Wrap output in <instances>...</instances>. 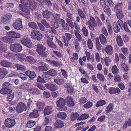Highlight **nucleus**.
<instances>
[{"mask_svg": "<svg viewBox=\"0 0 131 131\" xmlns=\"http://www.w3.org/2000/svg\"><path fill=\"white\" fill-rule=\"evenodd\" d=\"M47 61L51 66L54 67H57L59 66L58 62L55 60H47Z\"/></svg>", "mask_w": 131, "mask_h": 131, "instance_id": "cd10ccee", "label": "nucleus"}, {"mask_svg": "<svg viewBox=\"0 0 131 131\" xmlns=\"http://www.w3.org/2000/svg\"><path fill=\"white\" fill-rule=\"evenodd\" d=\"M113 29L114 31L116 33H118L120 31V28L117 24H115L114 25Z\"/></svg>", "mask_w": 131, "mask_h": 131, "instance_id": "774afa93", "label": "nucleus"}, {"mask_svg": "<svg viewBox=\"0 0 131 131\" xmlns=\"http://www.w3.org/2000/svg\"><path fill=\"white\" fill-rule=\"evenodd\" d=\"M54 82L59 85H62L64 84L65 82L64 79H59L58 77L54 78Z\"/></svg>", "mask_w": 131, "mask_h": 131, "instance_id": "7c9ffc66", "label": "nucleus"}, {"mask_svg": "<svg viewBox=\"0 0 131 131\" xmlns=\"http://www.w3.org/2000/svg\"><path fill=\"white\" fill-rule=\"evenodd\" d=\"M7 35L9 37L14 38H19L20 37L21 35L19 33L13 31L7 32Z\"/></svg>", "mask_w": 131, "mask_h": 131, "instance_id": "ddd939ff", "label": "nucleus"}, {"mask_svg": "<svg viewBox=\"0 0 131 131\" xmlns=\"http://www.w3.org/2000/svg\"><path fill=\"white\" fill-rule=\"evenodd\" d=\"M105 51L108 55H112L113 53L112 47L110 45H107L105 48Z\"/></svg>", "mask_w": 131, "mask_h": 131, "instance_id": "393cba45", "label": "nucleus"}, {"mask_svg": "<svg viewBox=\"0 0 131 131\" xmlns=\"http://www.w3.org/2000/svg\"><path fill=\"white\" fill-rule=\"evenodd\" d=\"M27 110V107L24 103L20 102L16 107V110L18 113H20L24 111H25Z\"/></svg>", "mask_w": 131, "mask_h": 131, "instance_id": "9d476101", "label": "nucleus"}, {"mask_svg": "<svg viewBox=\"0 0 131 131\" xmlns=\"http://www.w3.org/2000/svg\"><path fill=\"white\" fill-rule=\"evenodd\" d=\"M10 50L12 51L16 52H19L22 50V47L21 45L19 43H15L10 45Z\"/></svg>", "mask_w": 131, "mask_h": 131, "instance_id": "423d86ee", "label": "nucleus"}, {"mask_svg": "<svg viewBox=\"0 0 131 131\" xmlns=\"http://www.w3.org/2000/svg\"><path fill=\"white\" fill-rule=\"evenodd\" d=\"M46 88L51 91H54L57 89V86L55 84L47 83L45 84Z\"/></svg>", "mask_w": 131, "mask_h": 131, "instance_id": "dca6fc26", "label": "nucleus"}, {"mask_svg": "<svg viewBox=\"0 0 131 131\" xmlns=\"http://www.w3.org/2000/svg\"><path fill=\"white\" fill-rule=\"evenodd\" d=\"M27 61L30 64H33L36 62V60L32 57L28 56L27 58Z\"/></svg>", "mask_w": 131, "mask_h": 131, "instance_id": "ea45409f", "label": "nucleus"}, {"mask_svg": "<svg viewBox=\"0 0 131 131\" xmlns=\"http://www.w3.org/2000/svg\"><path fill=\"white\" fill-rule=\"evenodd\" d=\"M15 66L16 68L18 70L24 71L25 70L26 67L24 66L19 64H15Z\"/></svg>", "mask_w": 131, "mask_h": 131, "instance_id": "49530a36", "label": "nucleus"}, {"mask_svg": "<svg viewBox=\"0 0 131 131\" xmlns=\"http://www.w3.org/2000/svg\"><path fill=\"white\" fill-rule=\"evenodd\" d=\"M8 73L7 70L5 68H0V78L2 79L4 78Z\"/></svg>", "mask_w": 131, "mask_h": 131, "instance_id": "4be33fe9", "label": "nucleus"}, {"mask_svg": "<svg viewBox=\"0 0 131 131\" xmlns=\"http://www.w3.org/2000/svg\"><path fill=\"white\" fill-rule=\"evenodd\" d=\"M116 40L118 46L122 47L124 45V43L122 39L120 36H117L116 37Z\"/></svg>", "mask_w": 131, "mask_h": 131, "instance_id": "bb28decb", "label": "nucleus"}, {"mask_svg": "<svg viewBox=\"0 0 131 131\" xmlns=\"http://www.w3.org/2000/svg\"><path fill=\"white\" fill-rule=\"evenodd\" d=\"M47 74L51 76H54L56 75L57 73L56 71L54 69H51L46 72Z\"/></svg>", "mask_w": 131, "mask_h": 131, "instance_id": "72a5a7b5", "label": "nucleus"}, {"mask_svg": "<svg viewBox=\"0 0 131 131\" xmlns=\"http://www.w3.org/2000/svg\"><path fill=\"white\" fill-rule=\"evenodd\" d=\"M36 122L35 121L29 120L27 121L25 127L29 128H31L35 125Z\"/></svg>", "mask_w": 131, "mask_h": 131, "instance_id": "c756f323", "label": "nucleus"}, {"mask_svg": "<svg viewBox=\"0 0 131 131\" xmlns=\"http://www.w3.org/2000/svg\"><path fill=\"white\" fill-rule=\"evenodd\" d=\"M112 72L114 74H116L118 72L119 70L117 67L115 66H113L112 68Z\"/></svg>", "mask_w": 131, "mask_h": 131, "instance_id": "e2e57ef3", "label": "nucleus"}, {"mask_svg": "<svg viewBox=\"0 0 131 131\" xmlns=\"http://www.w3.org/2000/svg\"><path fill=\"white\" fill-rule=\"evenodd\" d=\"M21 3L22 4H19L18 7L19 9L25 12L26 15H29L30 13V10L28 9V5L31 0H20Z\"/></svg>", "mask_w": 131, "mask_h": 131, "instance_id": "f257e3e1", "label": "nucleus"}, {"mask_svg": "<svg viewBox=\"0 0 131 131\" xmlns=\"http://www.w3.org/2000/svg\"><path fill=\"white\" fill-rule=\"evenodd\" d=\"M49 40H47V43L48 46L52 48L56 49L57 47L56 46L55 44Z\"/></svg>", "mask_w": 131, "mask_h": 131, "instance_id": "8fccbe9b", "label": "nucleus"}, {"mask_svg": "<svg viewBox=\"0 0 131 131\" xmlns=\"http://www.w3.org/2000/svg\"><path fill=\"white\" fill-rule=\"evenodd\" d=\"M64 87L67 89V92L70 94H72L74 91V88L71 85H69L68 83L64 85Z\"/></svg>", "mask_w": 131, "mask_h": 131, "instance_id": "412c9836", "label": "nucleus"}, {"mask_svg": "<svg viewBox=\"0 0 131 131\" xmlns=\"http://www.w3.org/2000/svg\"><path fill=\"white\" fill-rule=\"evenodd\" d=\"M52 13L48 10L46 9L43 12L42 16L43 17L47 19H50Z\"/></svg>", "mask_w": 131, "mask_h": 131, "instance_id": "a211bd4d", "label": "nucleus"}, {"mask_svg": "<svg viewBox=\"0 0 131 131\" xmlns=\"http://www.w3.org/2000/svg\"><path fill=\"white\" fill-rule=\"evenodd\" d=\"M2 40L4 42L10 43L12 42L11 39L9 38L4 37L2 38Z\"/></svg>", "mask_w": 131, "mask_h": 131, "instance_id": "4d7b16f0", "label": "nucleus"}, {"mask_svg": "<svg viewBox=\"0 0 131 131\" xmlns=\"http://www.w3.org/2000/svg\"><path fill=\"white\" fill-rule=\"evenodd\" d=\"M53 111L52 107L50 106L45 107L43 110L44 116L45 118V121L44 124L47 125L49 123L50 119V115L51 114Z\"/></svg>", "mask_w": 131, "mask_h": 131, "instance_id": "7ed1b4c3", "label": "nucleus"}, {"mask_svg": "<svg viewBox=\"0 0 131 131\" xmlns=\"http://www.w3.org/2000/svg\"><path fill=\"white\" fill-rule=\"evenodd\" d=\"M28 5H29L30 8L31 10L35 9L37 7L36 3L32 0Z\"/></svg>", "mask_w": 131, "mask_h": 131, "instance_id": "79ce46f5", "label": "nucleus"}, {"mask_svg": "<svg viewBox=\"0 0 131 131\" xmlns=\"http://www.w3.org/2000/svg\"><path fill=\"white\" fill-rule=\"evenodd\" d=\"M37 24L39 27L40 30L42 31L45 32L46 31L47 29L41 23H37Z\"/></svg>", "mask_w": 131, "mask_h": 131, "instance_id": "0e129e2a", "label": "nucleus"}, {"mask_svg": "<svg viewBox=\"0 0 131 131\" xmlns=\"http://www.w3.org/2000/svg\"><path fill=\"white\" fill-rule=\"evenodd\" d=\"M31 37L34 39L40 40L42 38V35L40 32L38 31L32 30L31 33Z\"/></svg>", "mask_w": 131, "mask_h": 131, "instance_id": "39448f33", "label": "nucleus"}, {"mask_svg": "<svg viewBox=\"0 0 131 131\" xmlns=\"http://www.w3.org/2000/svg\"><path fill=\"white\" fill-rule=\"evenodd\" d=\"M72 37L71 34L67 33H65L64 35H62V38L63 39L64 42L65 46H68L69 41L72 38Z\"/></svg>", "mask_w": 131, "mask_h": 131, "instance_id": "6e6552de", "label": "nucleus"}, {"mask_svg": "<svg viewBox=\"0 0 131 131\" xmlns=\"http://www.w3.org/2000/svg\"><path fill=\"white\" fill-rule=\"evenodd\" d=\"M21 41L22 44L28 48H30L32 46L31 41L28 39H23Z\"/></svg>", "mask_w": 131, "mask_h": 131, "instance_id": "6ab92c4d", "label": "nucleus"}, {"mask_svg": "<svg viewBox=\"0 0 131 131\" xmlns=\"http://www.w3.org/2000/svg\"><path fill=\"white\" fill-rule=\"evenodd\" d=\"M2 88L0 90V93L3 94H9L12 92L11 84L9 82L4 83L2 85Z\"/></svg>", "mask_w": 131, "mask_h": 131, "instance_id": "f03ea898", "label": "nucleus"}, {"mask_svg": "<svg viewBox=\"0 0 131 131\" xmlns=\"http://www.w3.org/2000/svg\"><path fill=\"white\" fill-rule=\"evenodd\" d=\"M12 17V16L11 14H7L2 17L1 21L5 24L8 23Z\"/></svg>", "mask_w": 131, "mask_h": 131, "instance_id": "9b49d317", "label": "nucleus"}, {"mask_svg": "<svg viewBox=\"0 0 131 131\" xmlns=\"http://www.w3.org/2000/svg\"><path fill=\"white\" fill-rule=\"evenodd\" d=\"M45 36L48 39V40L52 41L53 39V34L50 30L46 31L45 33Z\"/></svg>", "mask_w": 131, "mask_h": 131, "instance_id": "aec40b11", "label": "nucleus"}, {"mask_svg": "<svg viewBox=\"0 0 131 131\" xmlns=\"http://www.w3.org/2000/svg\"><path fill=\"white\" fill-rule=\"evenodd\" d=\"M7 49V46L0 41V52L2 53L6 51Z\"/></svg>", "mask_w": 131, "mask_h": 131, "instance_id": "c85d7f7f", "label": "nucleus"}, {"mask_svg": "<svg viewBox=\"0 0 131 131\" xmlns=\"http://www.w3.org/2000/svg\"><path fill=\"white\" fill-rule=\"evenodd\" d=\"M121 50L125 56H127L128 55L129 52L127 48L122 47L121 48Z\"/></svg>", "mask_w": 131, "mask_h": 131, "instance_id": "052dcab7", "label": "nucleus"}, {"mask_svg": "<svg viewBox=\"0 0 131 131\" xmlns=\"http://www.w3.org/2000/svg\"><path fill=\"white\" fill-rule=\"evenodd\" d=\"M25 73L29 78L30 80H33L36 77V74L34 71H31L29 70L26 71Z\"/></svg>", "mask_w": 131, "mask_h": 131, "instance_id": "4468645a", "label": "nucleus"}, {"mask_svg": "<svg viewBox=\"0 0 131 131\" xmlns=\"http://www.w3.org/2000/svg\"><path fill=\"white\" fill-rule=\"evenodd\" d=\"M116 15L117 18L119 19H121L123 18L124 15L122 13V9L117 10Z\"/></svg>", "mask_w": 131, "mask_h": 131, "instance_id": "473e14b6", "label": "nucleus"}, {"mask_svg": "<svg viewBox=\"0 0 131 131\" xmlns=\"http://www.w3.org/2000/svg\"><path fill=\"white\" fill-rule=\"evenodd\" d=\"M79 116L78 113L75 112L72 114L70 117V119L72 121H73Z\"/></svg>", "mask_w": 131, "mask_h": 131, "instance_id": "603ef678", "label": "nucleus"}, {"mask_svg": "<svg viewBox=\"0 0 131 131\" xmlns=\"http://www.w3.org/2000/svg\"><path fill=\"white\" fill-rule=\"evenodd\" d=\"M129 25L127 23V22L124 23L123 28H124L125 30L127 32H129L130 31V27Z\"/></svg>", "mask_w": 131, "mask_h": 131, "instance_id": "13d9d810", "label": "nucleus"}, {"mask_svg": "<svg viewBox=\"0 0 131 131\" xmlns=\"http://www.w3.org/2000/svg\"><path fill=\"white\" fill-rule=\"evenodd\" d=\"M51 25L52 26V27L54 29H56L59 27V25L58 23L53 21L51 22Z\"/></svg>", "mask_w": 131, "mask_h": 131, "instance_id": "69168bd1", "label": "nucleus"}, {"mask_svg": "<svg viewBox=\"0 0 131 131\" xmlns=\"http://www.w3.org/2000/svg\"><path fill=\"white\" fill-rule=\"evenodd\" d=\"M38 113L37 111L36 110H35L30 114L29 117L31 118L33 117H37L38 116Z\"/></svg>", "mask_w": 131, "mask_h": 131, "instance_id": "a18cd8bd", "label": "nucleus"}, {"mask_svg": "<svg viewBox=\"0 0 131 131\" xmlns=\"http://www.w3.org/2000/svg\"><path fill=\"white\" fill-rule=\"evenodd\" d=\"M21 20V19L19 18L15 20L13 24V26L15 29L19 30L23 28Z\"/></svg>", "mask_w": 131, "mask_h": 131, "instance_id": "0eeeda50", "label": "nucleus"}, {"mask_svg": "<svg viewBox=\"0 0 131 131\" xmlns=\"http://www.w3.org/2000/svg\"><path fill=\"white\" fill-rule=\"evenodd\" d=\"M57 104L58 107H62L65 105V101L64 99L60 98L57 102Z\"/></svg>", "mask_w": 131, "mask_h": 131, "instance_id": "a878e982", "label": "nucleus"}, {"mask_svg": "<svg viewBox=\"0 0 131 131\" xmlns=\"http://www.w3.org/2000/svg\"><path fill=\"white\" fill-rule=\"evenodd\" d=\"M74 34L77 39L79 41H81L82 40V38L81 35L79 34L77 30L75 31Z\"/></svg>", "mask_w": 131, "mask_h": 131, "instance_id": "338daca9", "label": "nucleus"}, {"mask_svg": "<svg viewBox=\"0 0 131 131\" xmlns=\"http://www.w3.org/2000/svg\"><path fill=\"white\" fill-rule=\"evenodd\" d=\"M113 105L112 103L110 104L106 107L105 110L106 113H108L111 112L113 109Z\"/></svg>", "mask_w": 131, "mask_h": 131, "instance_id": "a19ab883", "label": "nucleus"}, {"mask_svg": "<svg viewBox=\"0 0 131 131\" xmlns=\"http://www.w3.org/2000/svg\"><path fill=\"white\" fill-rule=\"evenodd\" d=\"M54 125L56 128H61L64 126L63 122L60 120H57L55 122Z\"/></svg>", "mask_w": 131, "mask_h": 131, "instance_id": "5701e85b", "label": "nucleus"}, {"mask_svg": "<svg viewBox=\"0 0 131 131\" xmlns=\"http://www.w3.org/2000/svg\"><path fill=\"white\" fill-rule=\"evenodd\" d=\"M104 12L108 16L111 15V10L109 6L107 5L103 8Z\"/></svg>", "mask_w": 131, "mask_h": 131, "instance_id": "de8ad7c7", "label": "nucleus"}, {"mask_svg": "<svg viewBox=\"0 0 131 131\" xmlns=\"http://www.w3.org/2000/svg\"><path fill=\"white\" fill-rule=\"evenodd\" d=\"M99 38L102 44L105 45L107 43L106 38L103 34L100 35L99 36Z\"/></svg>", "mask_w": 131, "mask_h": 131, "instance_id": "f704fd0d", "label": "nucleus"}, {"mask_svg": "<svg viewBox=\"0 0 131 131\" xmlns=\"http://www.w3.org/2000/svg\"><path fill=\"white\" fill-rule=\"evenodd\" d=\"M28 25L35 30H37L38 28V27L36 24L34 22H30L28 24Z\"/></svg>", "mask_w": 131, "mask_h": 131, "instance_id": "c03bdc74", "label": "nucleus"}, {"mask_svg": "<svg viewBox=\"0 0 131 131\" xmlns=\"http://www.w3.org/2000/svg\"><path fill=\"white\" fill-rule=\"evenodd\" d=\"M106 102L104 100H101L100 101H98L95 105L96 107H98L100 106H102L105 105Z\"/></svg>", "mask_w": 131, "mask_h": 131, "instance_id": "37998d69", "label": "nucleus"}, {"mask_svg": "<svg viewBox=\"0 0 131 131\" xmlns=\"http://www.w3.org/2000/svg\"><path fill=\"white\" fill-rule=\"evenodd\" d=\"M65 101L67 103L68 106L69 107H72L75 105L73 99L71 96H67L65 99Z\"/></svg>", "mask_w": 131, "mask_h": 131, "instance_id": "f3484780", "label": "nucleus"}, {"mask_svg": "<svg viewBox=\"0 0 131 131\" xmlns=\"http://www.w3.org/2000/svg\"><path fill=\"white\" fill-rule=\"evenodd\" d=\"M89 117V115L86 113L83 114L79 117L77 119L78 120H83L88 118Z\"/></svg>", "mask_w": 131, "mask_h": 131, "instance_id": "4c0bfd02", "label": "nucleus"}, {"mask_svg": "<svg viewBox=\"0 0 131 131\" xmlns=\"http://www.w3.org/2000/svg\"><path fill=\"white\" fill-rule=\"evenodd\" d=\"M0 63L1 66L4 67L10 68L13 66L12 63L6 60H2Z\"/></svg>", "mask_w": 131, "mask_h": 131, "instance_id": "2eb2a0df", "label": "nucleus"}, {"mask_svg": "<svg viewBox=\"0 0 131 131\" xmlns=\"http://www.w3.org/2000/svg\"><path fill=\"white\" fill-rule=\"evenodd\" d=\"M100 7L101 8H104L107 5H106V2L104 0H100Z\"/></svg>", "mask_w": 131, "mask_h": 131, "instance_id": "680f3d73", "label": "nucleus"}, {"mask_svg": "<svg viewBox=\"0 0 131 131\" xmlns=\"http://www.w3.org/2000/svg\"><path fill=\"white\" fill-rule=\"evenodd\" d=\"M47 79L46 74H42L41 75H39L36 80L38 83H44L46 82V80H47Z\"/></svg>", "mask_w": 131, "mask_h": 131, "instance_id": "f8f14e48", "label": "nucleus"}, {"mask_svg": "<svg viewBox=\"0 0 131 131\" xmlns=\"http://www.w3.org/2000/svg\"><path fill=\"white\" fill-rule=\"evenodd\" d=\"M4 124L5 126L6 127L12 128L15 125L16 122L14 119L8 118L5 120Z\"/></svg>", "mask_w": 131, "mask_h": 131, "instance_id": "1a4fd4ad", "label": "nucleus"}, {"mask_svg": "<svg viewBox=\"0 0 131 131\" xmlns=\"http://www.w3.org/2000/svg\"><path fill=\"white\" fill-rule=\"evenodd\" d=\"M127 125L128 126H131V118H129L127 121H126L123 125V127L126 129L127 127Z\"/></svg>", "mask_w": 131, "mask_h": 131, "instance_id": "6e6d98bb", "label": "nucleus"}, {"mask_svg": "<svg viewBox=\"0 0 131 131\" xmlns=\"http://www.w3.org/2000/svg\"><path fill=\"white\" fill-rule=\"evenodd\" d=\"M81 32L85 37L88 36V29L84 27H83L81 30Z\"/></svg>", "mask_w": 131, "mask_h": 131, "instance_id": "5fc2aeb1", "label": "nucleus"}, {"mask_svg": "<svg viewBox=\"0 0 131 131\" xmlns=\"http://www.w3.org/2000/svg\"><path fill=\"white\" fill-rule=\"evenodd\" d=\"M45 104L43 102L38 101L36 103L37 107L40 111L42 110L43 108L45 106Z\"/></svg>", "mask_w": 131, "mask_h": 131, "instance_id": "b1692460", "label": "nucleus"}, {"mask_svg": "<svg viewBox=\"0 0 131 131\" xmlns=\"http://www.w3.org/2000/svg\"><path fill=\"white\" fill-rule=\"evenodd\" d=\"M58 117L60 119H64L67 116V115L65 112H59L57 114Z\"/></svg>", "mask_w": 131, "mask_h": 131, "instance_id": "58836bf2", "label": "nucleus"}, {"mask_svg": "<svg viewBox=\"0 0 131 131\" xmlns=\"http://www.w3.org/2000/svg\"><path fill=\"white\" fill-rule=\"evenodd\" d=\"M87 23L88 24L89 23V24H92L94 26H97V23L95 22V19L94 17L92 16L90 17V19Z\"/></svg>", "mask_w": 131, "mask_h": 131, "instance_id": "c9c22d12", "label": "nucleus"}, {"mask_svg": "<svg viewBox=\"0 0 131 131\" xmlns=\"http://www.w3.org/2000/svg\"><path fill=\"white\" fill-rule=\"evenodd\" d=\"M38 68L40 71H46L48 69V66L46 64L45 65L38 67Z\"/></svg>", "mask_w": 131, "mask_h": 131, "instance_id": "3c124183", "label": "nucleus"}, {"mask_svg": "<svg viewBox=\"0 0 131 131\" xmlns=\"http://www.w3.org/2000/svg\"><path fill=\"white\" fill-rule=\"evenodd\" d=\"M18 76L23 81L26 80L28 78L26 75L25 74L22 73H19L18 74Z\"/></svg>", "mask_w": 131, "mask_h": 131, "instance_id": "bf43d9fd", "label": "nucleus"}, {"mask_svg": "<svg viewBox=\"0 0 131 131\" xmlns=\"http://www.w3.org/2000/svg\"><path fill=\"white\" fill-rule=\"evenodd\" d=\"M78 14L82 20H84L86 17L85 15L81 10L78 9Z\"/></svg>", "mask_w": 131, "mask_h": 131, "instance_id": "e433bc0d", "label": "nucleus"}, {"mask_svg": "<svg viewBox=\"0 0 131 131\" xmlns=\"http://www.w3.org/2000/svg\"><path fill=\"white\" fill-rule=\"evenodd\" d=\"M96 47L97 50L100 51L101 49L102 45L101 44L98 38H96L95 39Z\"/></svg>", "mask_w": 131, "mask_h": 131, "instance_id": "2f4dec72", "label": "nucleus"}, {"mask_svg": "<svg viewBox=\"0 0 131 131\" xmlns=\"http://www.w3.org/2000/svg\"><path fill=\"white\" fill-rule=\"evenodd\" d=\"M52 16L54 18L55 20L57 22H58L60 19L61 15L58 14H52Z\"/></svg>", "mask_w": 131, "mask_h": 131, "instance_id": "09e8293b", "label": "nucleus"}, {"mask_svg": "<svg viewBox=\"0 0 131 131\" xmlns=\"http://www.w3.org/2000/svg\"><path fill=\"white\" fill-rule=\"evenodd\" d=\"M97 77L98 79L102 82L104 81L105 79L104 76L100 73H99L97 74Z\"/></svg>", "mask_w": 131, "mask_h": 131, "instance_id": "864d4df0", "label": "nucleus"}, {"mask_svg": "<svg viewBox=\"0 0 131 131\" xmlns=\"http://www.w3.org/2000/svg\"><path fill=\"white\" fill-rule=\"evenodd\" d=\"M36 51L40 56L43 58H46L48 54L47 51H45L46 48L41 44H39L36 45Z\"/></svg>", "mask_w": 131, "mask_h": 131, "instance_id": "20e7f679", "label": "nucleus"}]
</instances>
